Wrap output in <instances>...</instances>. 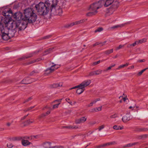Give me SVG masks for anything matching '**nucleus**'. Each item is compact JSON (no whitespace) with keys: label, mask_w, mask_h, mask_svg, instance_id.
Here are the masks:
<instances>
[{"label":"nucleus","mask_w":148,"mask_h":148,"mask_svg":"<svg viewBox=\"0 0 148 148\" xmlns=\"http://www.w3.org/2000/svg\"><path fill=\"white\" fill-rule=\"evenodd\" d=\"M24 17L23 20L28 23H32L34 22L37 19V15L34 10L32 8H28L24 10Z\"/></svg>","instance_id":"nucleus-1"},{"label":"nucleus","mask_w":148,"mask_h":148,"mask_svg":"<svg viewBox=\"0 0 148 148\" xmlns=\"http://www.w3.org/2000/svg\"><path fill=\"white\" fill-rule=\"evenodd\" d=\"M15 28L14 29H10L8 28V34L11 38L14 36H17L19 31L24 30L25 28V25L23 23H21L19 21L15 23Z\"/></svg>","instance_id":"nucleus-2"},{"label":"nucleus","mask_w":148,"mask_h":148,"mask_svg":"<svg viewBox=\"0 0 148 148\" xmlns=\"http://www.w3.org/2000/svg\"><path fill=\"white\" fill-rule=\"evenodd\" d=\"M35 8L38 14L40 15H45L47 14L49 10V7L47 5H46L42 2H40L36 4Z\"/></svg>","instance_id":"nucleus-3"},{"label":"nucleus","mask_w":148,"mask_h":148,"mask_svg":"<svg viewBox=\"0 0 148 148\" xmlns=\"http://www.w3.org/2000/svg\"><path fill=\"white\" fill-rule=\"evenodd\" d=\"M104 2L103 0H100L97 2L93 3L90 6V10L92 11L87 13L86 15L87 16H90L96 14L97 11V10L101 8L104 4Z\"/></svg>","instance_id":"nucleus-4"},{"label":"nucleus","mask_w":148,"mask_h":148,"mask_svg":"<svg viewBox=\"0 0 148 148\" xmlns=\"http://www.w3.org/2000/svg\"><path fill=\"white\" fill-rule=\"evenodd\" d=\"M62 8L58 6L57 0H53L51 3L50 9L51 13L54 15H62L63 11Z\"/></svg>","instance_id":"nucleus-5"},{"label":"nucleus","mask_w":148,"mask_h":148,"mask_svg":"<svg viewBox=\"0 0 148 148\" xmlns=\"http://www.w3.org/2000/svg\"><path fill=\"white\" fill-rule=\"evenodd\" d=\"M8 28L6 26L5 27L0 29V35L2 38L5 40H7L10 38L8 34Z\"/></svg>","instance_id":"nucleus-6"},{"label":"nucleus","mask_w":148,"mask_h":148,"mask_svg":"<svg viewBox=\"0 0 148 148\" xmlns=\"http://www.w3.org/2000/svg\"><path fill=\"white\" fill-rule=\"evenodd\" d=\"M119 5V3L117 1H115L113 3L112 6L108 9L107 13L109 15L112 14L113 12L117 8Z\"/></svg>","instance_id":"nucleus-7"},{"label":"nucleus","mask_w":148,"mask_h":148,"mask_svg":"<svg viewBox=\"0 0 148 148\" xmlns=\"http://www.w3.org/2000/svg\"><path fill=\"white\" fill-rule=\"evenodd\" d=\"M56 65V64H54L51 66L50 67L48 68L45 71V75H48L53 72L55 69H57L58 67H55Z\"/></svg>","instance_id":"nucleus-8"},{"label":"nucleus","mask_w":148,"mask_h":148,"mask_svg":"<svg viewBox=\"0 0 148 148\" xmlns=\"http://www.w3.org/2000/svg\"><path fill=\"white\" fill-rule=\"evenodd\" d=\"M12 17L13 18L16 19L17 21H16L15 23H16L17 21H19V22L22 23L20 20L22 19L23 20V18H22V14L20 12H17L14 13L12 16Z\"/></svg>","instance_id":"nucleus-9"},{"label":"nucleus","mask_w":148,"mask_h":148,"mask_svg":"<svg viewBox=\"0 0 148 148\" xmlns=\"http://www.w3.org/2000/svg\"><path fill=\"white\" fill-rule=\"evenodd\" d=\"M35 81V79L34 78H30L29 77L25 78L21 82V83L24 84H30Z\"/></svg>","instance_id":"nucleus-10"},{"label":"nucleus","mask_w":148,"mask_h":148,"mask_svg":"<svg viewBox=\"0 0 148 148\" xmlns=\"http://www.w3.org/2000/svg\"><path fill=\"white\" fill-rule=\"evenodd\" d=\"M5 18L2 16H0V29L5 27V26H7V24L8 23L5 22Z\"/></svg>","instance_id":"nucleus-11"},{"label":"nucleus","mask_w":148,"mask_h":148,"mask_svg":"<svg viewBox=\"0 0 148 148\" xmlns=\"http://www.w3.org/2000/svg\"><path fill=\"white\" fill-rule=\"evenodd\" d=\"M39 50L36 51L34 53L30 54L28 56H22L21 58H19L18 60H25V59H27L32 57L34 54H36L39 52Z\"/></svg>","instance_id":"nucleus-12"},{"label":"nucleus","mask_w":148,"mask_h":148,"mask_svg":"<svg viewBox=\"0 0 148 148\" xmlns=\"http://www.w3.org/2000/svg\"><path fill=\"white\" fill-rule=\"evenodd\" d=\"M87 119V118L85 117H82L80 118L76 119L75 121V123L76 124H80L83 123L85 122Z\"/></svg>","instance_id":"nucleus-13"},{"label":"nucleus","mask_w":148,"mask_h":148,"mask_svg":"<svg viewBox=\"0 0 148 148\" xmlns=\"http://www.w3.org/2000/svg\"><path fill=\"white\" fill-rule=\"evenodd\" d=\"M91 82V81L90 80H85L80 84L79 86L80 87H82V88H85V87L89 85L90 84Z\"/></svg>","instance_id":"nucleus-14"},{"label":"nucleus","mask_w":148,"mask_h":148,"mask_svg":"<svg viewBox=\"0 0 148 148\" xmlns=\"http://www.w3.org/2000/svg\"><path fill=\"white\" fill-rule=\"evenodd\" d=\"M130 114H126L122 118V120L124 122H126L131 119Z\"/></svg>","instance_id":"nucleus-15"},{"label":"nucleus","mask_w":148,"mask_h":148,"mask_svg":"<svg viewBox=\"0 0 148 148\" xmlns=\"http://www.w3.org/2000/svg\"><path fill=\"white\" fill-rule=\"evenodd\" d=\"M66 1L65 0H60L58 1V6L63 8H64V6L65 5Z\"/></svg>","instance_id":"nucleus-16"},{"label":"nucleus","mask_w":148,"mask_h":148,"mask_svg":"<svg viewBox=\"0 0 148 148\" xmlns=\"http://www.w3.org/2000/svg\"><path fill=\"white\" fill-rule=\"evenodd\" d=\"M114 0H106L105 2L103 0L104 2L103 5H104L105 7H108L112 3L113 4V3L114 2Z\"/></svg>","instance_id":"nucleus-17"},{"label":"nucleus","mask_w":148,"mask_h":148,"mask_svg":"<svg viewBox=\"0 0 148 148\" xmlns=\"http://www.w3.org/2000/svg\"><path fill=\"white\" fill-rule=\"evenodd\" d=\"M78 88L77 90L76 93L79 94H81L85 90V88H84L82 87H79Z\"/></svg>","instance_id":"nucleus-18"},{"label":"nucleus","mask_w":148,"mask_h":148,"mask_svg":"<svg viewBox=\"0 0 148 148\" xmlns=\"http://www.w3.org/2000/svg\"><path fill=\"white\" fill-rule=\"evenodd\" d=\"M62 85L63 83L62 82L58 83H55L51 85V87L53 88H56L59 86H62Z\"/></svg>","instance_id":"nucleus-19"},{"label":"nucleus","mask_w":148,"mask_h":148,"mask_svg":"<svg viewBox=\"0 0 148 148\" xmlns=\"http://www.w3.org/2000/svg\"><path fill=\"white\" fill-rule=\"evenodd\" d=\"M21 142L22 145L24 146H26L29 145L30 144V143L29 142L28 140H22Z\"/></svg>","instance_id":"nucleus-20"},{"label":"nucleus","mask_w":148,"mask_h":148,"mask_svg":"<svg viewBox=\"0 0 148 148\" xmlns=\"http://www.w3.org/2000/svg\"><path fill=\"white\" fill-rule=\"evenodd\" d=\"M87 19H84L81 20L79 21H75V24H76V25H78L80 24H81L86 21H87Z\"/></svg>","instance_id":"nucleus-21"},{"label":"nucleus","mask_w":148,"mask_h":148,"mask_svg":"<svg viewBox=\"0 0 148 148\" xmlns=\"http://www.w3.org/2000/svg\"><path fill=\"white\" fill-rule=\"evenodd\" d=\"M148 129L147 128H140L137 127L135 129V131L138 132L147 131L148 130Z\"/></svg>","instance_id":"nucleus-22"},{"label":"nucleus","mask_w":148,"mask_h":148,"mask_svg":"<svg viewBox=\"0 0 148 148\" xmlns=\"http://www.w3.org/2000/svg\"><path fill=\"white\" fill-rule=\"evenodd\" d=\"M53 49L54 48H51L46 50L45 51V53H46L45 54H47L52 52L53 51Z\"/></svg>","instance_id":"nucleus-23"},{"label":"nucleus","mask_w":148,"mask_h":148,"mask_svg":"<svg viewBox=\"0 0 148 148\" xmlns=\"http://www.w3.org/2000/svg\"><path fill=\"white\" fill-rule=\"evenodd\" d=\"M38 73L39 72L37 70H34L30 73L29 75L30 76H32L34 75V74H36Z\"/></svg>","instance_id":"nucleus-24"},{"label":"nucleus","mask_w":148,"mask_h":148,"mask_svg":"<svg viewBox=\"0 0 148 148\" xmlns=\"http://www.w3.org/2000/svg\"><path fill=\"white\" fill-rule=\"evenodd\" d=\"M39 136L38 135H36V136H31L30 137H28L27 138H29V139H34L36 138H39Z\"/></svg>","instance_id":"nucleus-25"},{"label":"nucleus","mask_w":148,"mask_h":148,"mask_svg":"<svg viewBox=\"0 0 148 148\" xmlns=\"http://www.w3.org/2000/svg\"><path fill=\"white\" fill-rule=\"evenodd\" d=\"M136 41L138 42V45L140 43H142L143 42H145L146 41V39L145 38H144L143 39L140 40L138 41Z\"/></svg>","instance_id":"nucleus-26"},{"label":"nucleus","mask_w":148,"mask_h":148,"mask_svg":"<svg viewBox=\"0 0 148 148\" xmlns=\"http://www.w3.org/2000/svg\"><path fill=\"white\" fill-rule=\"evenodd\" d=\"M113 52V49H112L110 50H107L104 52V53L105 54L108 55Z\"/></svg>","instance_id":"nucleus-27"},{"label":"nucleus","mask_w":148,"mask_h":148,"mask_svg":"<svg viewBox=\"0 0 148 148\" xmlns=\"http://www.w3.org/2000/svg\"><path fill=\"white\" fill-rule=\"evenodd\" d=\"M50 144L48 143H45L44 144L43 146L45 148H49L50 147Z\"/></svg>","instance_id":"nucleus-28"},{"label":"nucleus","mask_w":148,"mask_h":148,"mask_svg":"<svg viewBox=\"0 0 148 148\" xmlns=\"http://www.w3.org/2000/svg\"><path fill=\"white\" fill-rule=\"evenodd\" d=\"M116 144L115 142H109L104 144V146H108L110 145H112Z\"/></svg>","instance_id":"nucleus-29"},{"label":"nucleus","mask_w":148,"mask_h":148,"mask_svg":"<svg viewBox=\"0 0 148 148\" xmlns=\"http://www.w3.org/2000/svg\"><path fill=\"white\" fill-rule=\"evenodd\" d=\"M76 25V24H75V22L73 23H71L70 24H67V25L65 26V27L68 28L69 27H71L74 25Z\"/></svg>","instance_id":"nucleus-30"},{"label":"nucleus","mask_w":148,"mask_h":148,"mask_svg":"<svg viewBox=\"0 0 148 148\" xmlns=\"http://www.w3.org/2000/svg\"><path fill=\"white\" fill-rule=\"evenodd\" d=\"M103 30V28L102 27H99L97 28L95 31V33H97V32H100L102 31Z\"/></svg>","instance_id":"nucleus-31"},{"label":"nucleus","mask_w":148,"mask_h":148,"mask_svg":"<svg viewBox=\"0 0 148 148\" xmlns=\"http://www.w3.org/2000/svg\"><path fill=\"white\" fill-rule=\"evenodd\" d=\"M68 127H69L68 129H77V128H78V127L76 125H74V126L69 125V126H68Z\"/></svg>","instance_id":"nucleus-32"},{"label":"nucleus","mask_w":148,"mask_h":148,"mask_svg":"<svg viewBox=\"0 0 148 148\" xmlns=\"http://www.w3.org/2000/svg\"><path fill=\"white\" fill-rule=\"evenodd\" d=\"M123 26V25H115L114 26H113L111 27V29H115L116 28H118L119 27H121Z\"/></svg>","instance_id":"nucleus-33"},{"label":"nucleus","mask_w":148,"mask_h":148,"mask_svg":"<svg viewBox=\"0 0 148 148\" xmlns=\"http://www.w3.org/2000/svg\"><path fill=\"white\" fill-rule=\"evenodd\" d=\"M117 117H118L117 114L116 113H115L114 114L110 116V118L111 119H114Z\"/></svg>","instance_id":"nucleus-34"},{"label":"nucleus","mask_w":148,"mask_h":148,"mask_svg":"<svg viewBox=\"0 0 148 148\" xmlns=\"http://www.w3.org/2000/svg\"><path fill=\"white\" fill-rule=\"evenodd\" d=\"M96 75H98L101 73L102 71L101 70H98L95 71Z\"/></svg>","instance_id":"nucleus-35"},{"label":"nucleus","mask_w":148,"mask_h":148,"mask_svg":"<svg viewBox=\"0 0 148 148\" xmlns=\"http://www.w3.org/2000/svg\"><path fill=\"white\" fill-rule=\"evenodd\" d=\"M96 122L95 121H91L89 122L88 124L90 126H92L93 125L96 123Z\"/></svg>","instance_id":"nucleus-36"},{"label":"nucleus","mask_w":148,"mask_h":148,"mask_svg":"<svg viewBox=\"0 0 148 148\" xmlns=\"http://www.w3.org/2000/svg\"><path fill=\"white\" fill-rule=\"evenodd\" d=\"M95 73H96V72H95V71H92L89 74L88 76H92L96 75L95 74Z\"/></svg>","instance_id":"nucleus-37"},{"label":"nucleus","mask_w":148,"mask_h":148,"mask_svg":"<svg viewBox=\"0 0 148 148\" xmlns=\"http://www.w3.org/2000/svg\"><path fill=\"white\" fill-rule=\"evenodd\" d=\"M40 60L41 59L40 58H39V59H37L36 60H34L33 61L30 62L29 63H28L27 64H31L33 63L34 62H38V61H40Z\"/></svg>","instance_id":"nucleus-38"},{"label":"nucleus","mask_w":148,"mask_h":148,"mask_svg":"<svg viewBox=\"0 0 148 148\" xmlns=\"http://www.w3.org/2000/svg\"><path fill=\"white\" fill-rule=\"evenodd\" d=\"M60 104V103H59L58 104L54 105L53 106V107L51 109L52 110H53L55 108H58L59 105Z\"/></svg>","instance_id":"nucleus-39"},{"label":"nucleus","mask_w":148,"mask_h":148,"mask_svg":"<svg viewBox=\"0 0 148 148\" xmlns=\"http://www.w3.org/2000/svg\"><path fill=\"white\" fill-rule=\"evenodd\" d=\"M7 146L9 148H12L13 147V145L11 143H8Z\"/></svg>","instance_id":"nucleus-40"},{"label":"nucleus","mask_w":148,"mask_h":148,"mask_svg":"<svg viewBox=\"0 0 148 148\" xmlns=\"http://www.w3.org/2000/svg\"><path fill=\"white\" fill-rule=\"evenodd\" d=\"M32 99V97H30L28 98L27 99H26L23 102V103H25L26 102H28L29 101L31 100Z\"/></svg>","instance_id":"nucleus-41"},{"label":"nucleus","mask_w":148,"mask_h":148,"mask_svg":"<svg viewBox=\"0 0 148 148\" xmlns=\"http://www.w3.org/2000/svg\"><path fill=\"white\" fill-rule=\"evenodd\" d=\"M132 143H130L128 144H127V145H125L123 147L125 148V147H132Z\"/></svg>","instance_id":"nucleus-42"},{"label":"nucleus","mask_w":148,"mask_h":148,"mask_svg":"<svg viewBox=\"0 0 148 148\" xmlns=\"http://www.w3.org/2000/svg\"><path fill=\"white\" fill-rule=\"evenodd\" d=\"M49 148H63V147L60 146H56L53 147H51Z\"/></svg>","instance_id":"nucleus-43"},{"label":"nucleus","mask_w":148,"mask_h":148,"mask_svg":"<svg viewBox=\"0 0 148 148\" xmlns=\"http://www.w3.org/2000/svg\"><path fill=\"white\" fill-rule=\"evenodd\" d=\"M101 108L102 106L95 108V112H97L98 111H101Z\"/></svg>","instance_id":"nucleus-44"},{"label":"nucleus","mask_w":148,"mask_h":148,"mask_svg":"<svg viewBox=\"0 0 148 148\" xmlns=\"http://www.w3.org/2000/svg\"><path fill=\"white\" fill-rule=\"evenodd\" d=\"M100 100V99L99 98L95 99L94 100L92 101V102L93 103V104H94L97 101H99Z\"/></svg>","instance_id":"nucleus-45"},{"label":"nucleus","mask_w":148,"mask_h":148,"mask_svg":"<svg viewBox=\"0 0 148 148\" xmlns=\"http://www.w3.org/2000/svg\"><path fill=\"white\" fill-rule=\"evenodd\" d=\"M66 100L71 105H72V102L70 101L69 99L66 98Z\"/></svg>","instance_id":"nucleus-46"},{"label":"nucleus","mask_w":148,"mask_h":148,"mask_svg":"<svg viewBox=\"0 0 148 148\" xmlns=\"http://www.w3.org/2000/svg\"><path fill=\"white\" fill-rule=\"evenodd\" d=\"M125 45H120L119 47L116 48V50L119 49L121 48L122 47H123Z\"/></svg>","instance_id":"nucleus-47"},{"label":"nucleus","mask_w":148,"mask_h":148,"mask_svg":"<svg viewBox=\"0 0 148 148\" xmlns=\"http://www.w3.org/2000/svg\"><path fill=\"white\" fill-rule=\"evenodd\" d=\"M137 42L136 41L134 43L132 44L131 45L132 47H135L136 45H138Z\"/></svg>","instance_id":"nucleus-48"},{"label":"nucleus","mask_w":148,"mask_h":148,"mask_svg":"<svg viewBox=\"0 0 148 148\" xmlns=\"http://www.w3.org/2000/svg\"><path fill=\"white\" fill-rule=\"evenodd\" d=\"M100 60H99L97 62H95L93 63L92 65H96L100 63Z\"/></svg>","instance_id":"nucleus-49"},{"label":"nucleus","mask_w":148,"mask_h":148,"mask_svg":"<svg viewBox=\"0 0 148 148\" xmlns=\"http://www.w3.org/2000/svg\"><path fill=\"white\" fill-rule=\"evenodd\" d=\"M104 127V125H102L99 127L98 129L99 131H100L101 129H103Z\"/></svg>","instance_id":"nucleus-50"},{"label":"nucleus","mask_w":148,"mask_h":148,"mask_svg":"<svg viewBox=\"0 0 148 148\" xmlns=\"http://www.w3.org/2000/svg\"><path fill=\"white\" fill-rule=\"evenodd\" d=\"M18 140V138L16 137H13L11 139V140L13 141H14Z\"/></svg>","instance_id":"nucleus-51"},{"label":"nucleus","mask_w":148,"mask_h":148,"mask_svg":"<svg viewBox=\"0 0 148 148\" xmlns=\"http://www.w3.org/2000/svg\"><path fill=\"white\" fill-rule=\"evenodd\" d=\"M119 127H118L116 125H115L113 127V129L115 130H119Z\"/></svg>","instance_id":"nucleus-52"},{"label":"nucleus","mask_w":148,"mask_h":148,"mask_svg":"<svg viewBox=\"0 0 148 148\" xmlns=\"http://www.w3.org/2000/svg\"><path fill=\"white\" fill-rule=\"evenodd\" d=\"M145 71V70H142L140 71L139 72L138 74V75H140L142 73Z\"/></svg>","instance_id":"nucleus-53"},{"label":"nucleus","mask_w":148,"mask_h":148,"mask_svg":"<svg viewBox=\"0 0 148 148\" xmlns=\"http://www.w3.org/2000/svg\"><path fill=\"white\" fill-rule=\"evenodd\" d=\"M80 87V86H79V85L77 86H75L74 87H72L71 88H70L69 89L70 90H72V89H75V88H78V87Z\"/></svg>","instance_id":"nucleus-54"},{"label":"nucleus","mask_w":148,"mask_h":148,"mask_svg":"<svg viewBox=\"0 0 148 148\" xmlns=\"http://www.w3.org/2000/svg\"><path fill=\"white\" fill-rule=\"evenodd\" d=\"M89 111L90 112H95V108H94L90 110H89Z\"/></svg>","instance_id":"nucleus-55"},{"label":"nucleus","mask_w":148,"mask_h":148,"mask_svg":"<svg viewBox=\"0 0 148 148\" xmlns=\"http://www.w3.org/2000/svg\"><path fill=\"white\" fill-rule=\"evenodd\" d=\"M133 47L131 44H129L127 46V48H130Z\"/></svg>","instance_id":"nucleus-56"},{"label":"nucleus","mask_w":148,"mask_h":148,"mask_svg":"<svg viewBox=\"0 0 148 148\" xmlns=\"http://www.w3.org/2000/svg\"><path fill=\"white\" fill-rule=\"evenodd\" d=\"M31 120L30 119L29 120H27V121L26 122V123L28 124H30L31 123H31Z\"/></svg>","instance_id":"nucleus-57"},{"label":"nucleus","mask_w":148,"mask_h":148,"mask_svg":"<svg viewBox=\"0 0 148 148\" xmlns=\"http://www.w3.org/2000/svg\"><path fill=\"white\" fill-rule=\"evenodd\" d=\"M104 147V145H98V146H97L96 147L97 148H101V147Z\"/></svg>","instance_id":"nucleus-58"},{"label":"nucleus","mask_w":148,"mask_h":148,"mask_svg":"<svg viewBox=\"0 0 148 148\" xmlns=\"http://www.w3.org/2000/svg\"><path fill=\"white\" fill-rule=\"evenodd\" d=\"M51 37L50 36H47L45 37H44L43 38V39H48L50 38Z\"/></svg>","instance_id":"nucleus-59"},{"label":"nucleus","mask_w":148,"mask_h":148,"mask_svg":"<svg viewBox=\"0 0 148 148\" xmlns=\"http://www.w3.org/2000/svg\"><path fill=\"white\" fill-rule=\"evenodd\" d=\"M124 65H120L119 67L117 69H120L121 68H123L124 67Z\"/></svg>","instance_id":"nucleus-60"},{"label":"nucleus","mask_w":148,"mask_h":148,"mask_svg":"<svg viewBox=\"0 0 148 148\" xmlns=\"http://www.w3.org/2000/svg\"><path fill=\"white\" fill-rule=\"evenodd\" d=\"M35 107V106L30 107L28 108V110H29V111L30 110H31L33 109V108H34Z\"/></svg>","instance_id":"nucleus-61"},{"label":"nucleus","mask_w":148,"mask_h":148,"mask_svg":"<svg viewBox=\"0 0 148 148\" xmlns=\"http://www.w3.org/2000/svg\"><path fill=\"white\" fill-rule=\"evenodd\" d=\"M8 12L9 14H11L12 16H13V14L12 13V12L11 10H9L7 11Z\"/></svg>","instance_id":"nucleus-62"},{"label":"nucleus","mask_w":148,"mask_h":148,"mask_svg":"<svg viewBox=\"0 0 148 148\" xmlns=\"http://www.w3.org/2000/svg\"><path fill=\"white\" fill-rule=\"evenodd\" d=\"M28 114H28L27 115L25 116H23V117H22L21 118V120H24V119H25L26 118L27 116L28 115Z\"/></svg>","instance_id":"nucleus-63"},{"label":"nucleus","mask_w":148,"mask_h":148,"mask_svg":"<svg viewBox=\"0 0 148 148\" xmlns=\"http://www.w3.org/2000/svg\"><path fill=\"white\" fill-rule=\"evenodd\" d=\"M62 100V99H58L55 100V101H53V102H55L56 101H58V102H59V103H60V102H61Z\"/></svg>","instance_id":"nucleus-64"}]
</instances>
